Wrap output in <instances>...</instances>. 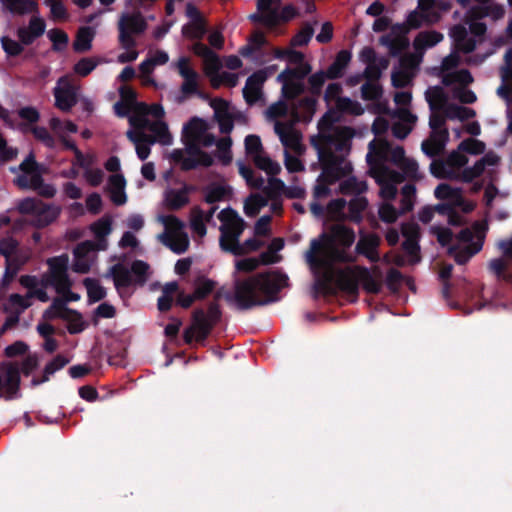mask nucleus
Returning a JSON list of instances; mask_svg holds the SVG:
<instances>
[{
    "label": "nucleus",
    "mask_w": 512,
    "mask_h": 512,
    "mask_svg": "<svg viewBox=\"0 0 512 512\" xmlns=\"http://www.w3.org/2000/svg\"><path fill=\"white\" fill-rule=\"evenodd\" d=\"M98 63L96 58L84 57L74 65L73 70L77 75L86 77L97 67Z\"/></svg>",
    "instance_id": "obj_58"
},
{
    "label": "nucleus",
    "mask_w": 512,
    "mask_h": 512,
    "mask_svg": "<svg viewBox=\"0 0 512 512\" xmlns=\"http://www.w3.org/2000/svg\"><path fill=\"white\" fill-rule=\"evenodd\" d=\"M135 113L137 114H145L153 116L156 120H162L165 115L164 108L161 104H152L147 105L145 103L136 104Z\"/></svg>",
    "instance_id": "obj_61"
},
{
    "label": "nucleus",
    "mask_w": 512,
    "mask_h": 512,
    "mask_svg": "<svg viewBox=\"0 0 512 512\" xmlns=\"http://www.w3.org/2000/svg\"><path fill=\"white\" fill-rule=\"evenodd\" d=\"M287 277L279 273H258L244 280H236L234 293H227L225 299L234 301L239 310H249L277 301V294Z\"/></svg>",
    "instance_id": "obj_1"
},
{
    "label": "nucleus",
    "mask_w": 512,
    "mask_h": 512,
    "mask_svg": "<svg viewBox=\"0 0 512 512\" xmlns=\"http://www.w3.org/2000/svg\"><path fill=\"white\" fill-rule=\"evenodd\" d=\"M194 295L197 300L206 298L215 288L216 283L205 277H199L196 281Z\"/></svg>",
    "instance_id": "obj_60"
},
{
    "label": "nucleus",
    "mask_w": 512,
    "mask_h": 512,
    "mask_svg": "<svg viewBox=\"0 0 512 512\" xmlns=\"http://www.w3.org/2000/svg\"><path fill=\"white\" fill-rule=\"evenodd\" d=\"M335 283L340 291L354 297L358 296L359 279L355 266L339 270L336 274Z\"/></svg>",
    "instance_id": "obj_12"
},
{
    "label": "nucleus",
    "mask_w": 512,
    "mask_h": 512,
    "mask_svg": "<svg viewBox=\"0 0 512 512\" xmlns=\"http://www.w3.org/2000/svg\"><path fill=\"white\" fill-rule=\"evenodd\" d=\"M207 130V123L199 117H192L183 127V138L199 140Z\"/></svg>",
    "instance_id": "obj_28"
},
{
    "label": "nucleus",
    "mask_w": 512,
    "mask_h": 512,
    "mask_svg": "<svg viewBox=\"0 0 512 512\" xmlns=\"http://www.w3.org/2000/svg\"><path fill=\"white\" fill-rule=\"evenodd\" d=\"M57 84L53 90L55 106L68 112L77 104L76 88L65 76L60 77Z\"/></svg>",
    "instance_id": "obj_9"
},
{
    "label": "nucleus",
    "mask_w": 512,
    "mask_h": 512,
    "mask_svg": "<svg viewBox=\"0 0 512 512\" xmlns=\"http://www.w3.org/2000/svg\"><path fill=\"white\" fill-rule=\"evenodd\" d=\"M47 36L52 42V50L55 52H62L66 49L69 37L68 34L59 28H53L48 31Z\"/></svg>",
    "instance_id": "obj_47"
},
{
    "label": "nucleus",
    "mask_w": 512,
    "mask_h": 512,
    "mask_svg": "<svg viewBox=\"0 0 512 512\" xmlns=\"http://www.w3.org/2000/svg\"><path fill=\"white\" fill-rule=\"evenodd\" d=\"M220 297V293L217 292L214 296V301L208 305L207 312L202 308H197L193 311L192 325L186 328L183 333V339L186 344H191L194 340L198 343H203L208 338L222 316L218 304Z\"/></svg>",
    "instance_id": "obj_2"
},
{
    "label": "nucleus",
    "mask_w": 512,
    "mask_h": 512,
    "mask_svg": "<svg viewBox=\"0 0 512 512\" xmlns=\"http://www.w3.org/2000/svg\"><path fill=\"white\" fill-rule=\"evenodd\" d=\"M46 23L41 17L33 16L30 18L27 27L17 29V37L23 45H31L36 39L45 33Z\"/></svg>",
    "instance_id": "obj_14"
},
{
    "label": "nucleus",
    "mask_w": 512,
    "mask_h": 512,
    "mask_svg": "<svg viewBox=\"0 0 512 512\" xmlns=\"http://www.w3.org/2000/svg\"><path fill=\"white\" fill-rule=\"evenodd\" d=\"M3 7L14 15H25L37 9L34 0H0Z\"/></svg>",
    "instance_id": "obj_27"
},
{
    "label": "nucleus",
    "mask_w": 512,
    "mask_h": 512,
    "mask_svg": "<svg viewBox=\"0 0 512 512\" xmlns=\"http://www.w3.org/2000/svg\"><path fill=\"white\" fill-rule=\"evenodd\" d=\"M204 201L208 204H215L223 201L227 196L231 194L229 187L221 184L212 183L204 188Z\"/></svg>",
    "instance_id": "obj_31"
},
{
    "label": "nucleus",
    "mask_w": 512,
    "mask_h": 512,
    "mask_svg": "<svg viewBox=\"0 0 512 512\" xmlns=\"http://www.w3.org/2000/svg\"><path fill=\"white\" fill-rule=\"evenodd\" d=\"M62 320L67 321V330L70 334H79L87 327L86 322L80 312L70 309Z\"/></svg>",
    "instance_id": "obj_41"
},
{
    "label": "nucleus",
    "mask_w": 512,
    "mask_h": 512,
    "mask_svg": "<svg viewBox=\"0 0 512 512\" xmlns=\"http://www.w3.org/2000/svg\"><path fill=\"white\" fill-rule=\"evenodd\" d=\"M325 156L319 157L323 169V176L329 184H333L343 177L349 175L352 171V165L345 162L342 155L334 152H326Z\"/></svg>",
    "instance_id": "obj_7"
},
{
    "label": "nucleus",
    "mask_w": 512,
    "mask_h": 512,
    "mask_svg": "<svg viewBox=\"0 0 512 512\" xmlns=\"http://www.w3.org/2000/svg\"><path fill=\"white\" fill-rule=\"evenodd\" d=\"M352 54L348 50H341L337 53L332 64L327 68L326 73L331 80L339 79L344 75L345 69L351 61Z\"/></svg>",
    "instance_id": "obj_21"
},
{
    "label": "nucleus",
    "mask_w": 512,
    "mask_h": 512,
    "mask_svg": "<svg viewBox=\"0 0 512 512\" xmlns=\"http://www.w3.org/2000/svg\"><path fill=\"white\" fill-rule=\"evenodd\" d=\"M159 221L164 225L165 231L163 233H169L170 235H178L185 233V224L175 215H161Z\"/></svg>",
    "instance_id": "obj_46"
},
{
    "label": "nucleus",
    "mask_w": 512,
    "mask_h": 512,
    "mask_svg": "<svg viewBox=\"0 0 512 512\" xmlns=\"http://www.w3.org/2000/svg\"><path fill=\"white\" fill-rule=\"evenodd\" d=\"M149 265L142 260H135L131 264V275L135 276L134 282L143 285L148 279Z\"/></svg>",
    "instance_id": "obj_57"
},
{
    "label": "nucleus",
    "mask_w": 512,
    "mask_h": 512,
    "mask_svg": "<svg viewBox=\"0 0 512 512\" xmlns=\"http://www.w3.org/2000/svg\"><path fill=\"white\" fill-rule=\"evenodd\" d=\"M1 46L7 57H17L24 51V45L20 41H16L9 36L0 38Z\"/></svg>",
    "instance_id": "obj_55"
},
{
    "label": "nucleus",
    "mask_w": 512,
    "mask_h": 512,
    "mask_svg": "<svg viewBox=\"0 0 512 512\" xmlns=\"http://www.w3.org/2000/svg\"><path fill=\"white\" fill-rule=\"evenodd\" d=\"M71 308L65 305V300L60 297L54 298L51 305L44 311L43 318L47 321L66 318L65 315Z\"/></svg>",
    "instance_id": "obj_36"
},
{
    "label": "nucleus",
    "mask_w": 512,
    "mask_h": 512,
    "mask_svg": "<svg viewBox=\"0 0 512 512\" xmlns=\"http://www.w3.org/2000/svg\"><path fill=\"white\" fill-rule=\"evenodd\" d=\"M20 387V371L14 364L5 366V379L0 376V397L12 399L17 396Z\"/></svg>",
    "instance_id": "obj_11"
},
{
    "label": "nucleus",
    "mask_w": 512,
    "mask_h": 512,
    "mask_svg": "<svg viewBox=\"0 0 512 512\" xmlns=\"http://www.w3.org/2000/svg\"><path fill=\"white\" fill-rule=\"evenodd\" d=\"M354 130L349 126L337 127L328 134H319V144H315L319 157L325 156L326 152H346L351 148V140L354 137Z\"/></svg>",
    "instance_id": "obj_4"
},
{
    "label": "nucleus",
    "mask_w": 512,
    "mask_h": 512,
    "mask_svg": "<svg viewBox=\"0 0 512 512\" xmlns=\"http://www.w3.org/2000/svg\"><path fill=\"white\" fill-rule=\"evenodd\" d=\"M380 237L375 233L361 234L355 251L357 254L365 256L370 262L376 263L380 260L378 247L380 245Z\"/></svg>",
    "instance_id": "obj_15"
},
{
    "label": "nucleus",
    "mask_w": 512,
    "mask_h": 512,
    "mask_svg": "<svg viewBox=\"0 0 512 512\" xmlns=\"http://www.w3.org/2000/svg\"><path fill=\"white\" fill-rule=\"evenodd\" d=\"M195 187L190 184H184L180 189H169L165 192L164 203L168 210L177 211L185 207L190 202L189 194Z\"/></svg>",
    "instance_id": "obj_16"
},
{
    "label": "nucleus",
    "mask_w": 512,
    "mask_h": 512,
    "mask_svg": "<svg viewBox=\"0 0 512 512\" xmlns=\"http://www.w3.org/2000/svg\"><path fill=\"white\" fill-rule=\"evenodd\" d=\"M218 219L222 223L220 229L245 227L244 220L230 207L221 210L218 214Z\"/></svg>",
    "instance_id": "obj_35"
},
{
    "label": "nucleus",
    "mask_w": 512,
    "mask_h": 512,
    "mask_svg": "<svg viewBox=\"0 0 512 512\" xmlns=\"http://www.w3.org/2000/svg\"><path fill=\"white\" fill-rule=\"evenodd\" d=\"M382 95V86L377 82L366 81L361 87V98L365 101H377Z\"/></svg>",
    "instance_id": "obj_53"
},
{
    "label": "nucleus",
    "mask_w": 512,
    "mask_h": 512,
    "mask_svg": "<svg viewBox=\"0 0 512 512\" xmlns=\"http://www.w3.org/2000/svg\"><path fill=\"white\" fill-rule=\"evenodd\" d=\"M380 43L389 49V54L392 57L401 56L402 52L409 47V40L404 35L395 37L389 34L383 35L380 38Z\"/></svg>",
    "instance_id": "obj_26"
},
{
    "label": "nucleus",
    "mask_w": 512,
    "mask_h": 512,
    "mask_svg": "<svg viewBox=\"0 0 512 512\" xmlns=\"http://www.w3.org/2000/svg\"><path fill=\"white\" fill-rule=\"evenodd\" d=\"M275 132L280 137L282 144L286 147H293L298 143V136L285 124L277 122L275 124Z\"/></svg>",
    "instance_id": "obj_52"
},
{
    "label": "nucleus",
    "mask_w": 512,
    "mask_h": 512,
    "mask_svg": "<svg viewBox=\"0 0 512 512\" xmlns=\"http://www.w3.org/2000/svg\"><path fill=\"white\" fill-rule=\"evenodd\" d=\"M368 207V200L362 196H355L348 203V219L355 223L360 224L363 221L362 213Z\"/></svg>",
    "instance_id": "obj_32"
},
{
    "label": "nucleus",
    "mask_w": 512,
    "mask_h": 512,
    "mask_svg": "<svg viewBox=\"0 0 512 512\" xmlns=\"http://www.w3.org/2000/svg\"><path fill=\"white\" fill-rule=\"evenodd\" d=\"M110 275L113 278L115 288L120 294L121 289L127 288L134 283L130 270L121 263H117L110 268Z\"/></svg>",
    "instance_id": "obj_24"
},
{
    "label": "nucleus",
    "mask_w": 512,
    "mask_h": 512,
    "mask_svg": "<svg viewBox=\"0 0 512 512\" xmlns=\"http://www.w3.org/2000/svg\"><path fill=\"white\" fill-rule=\"evenodd\" d=\"M443 40V35L435 30L420 32L414 39L415 49L430 48Z\"/></svg>",
    "instance_id": "obj_34"
},
{
    "label": "nucleus",
    "mask_w": 512,
    "mask_h": 512,
    "mask_svg": "<svg viewBox=\"0 0 512 512\" xmlns=\"http://www.w3.org/2000/svg\"><path fill=\"white\" fill-rule=\"evenodd\" d=\"M434 195L439 200H448L455 202L456 205H464L465 201L458 188H452L449 184L441 183L434 191Z\"/></svg>",
    "instance_id": "obj_29"
},
{
    "label": "nucleus",
    "mask_w": 512,
    "mask_h": 512,
    "mask_svg": "<svg viewBox=\"0 0 512 512\" xmlns=\"http://www.w3.org/2000/svg\"><path fill=\"white\" fill-rule=\"evenodd\" d=\"M268 78L267 69H260L251 74L243 88V97L250 106L257 103L262 97V86Z\"/></svg>",
    "instance_id": "obj_10"
},
{
    "label": "nucleus",
    "mask_w": 512,
    "mask_h": 512,
    "mask_svg": "<svg viewBox=\"0 0 512 512\" xmlns=\"http://www.w3.org/2000/svg\"><path fill=\"white\" fill-rule=\"evenodd\" d=\"M328 78L326 71H318L308 77V90L311 95L319 97L322 94V88Z\"/></svg>",
    "instance_id": "obj_51"
},
{
    "label": "nucleus",
    "mask_w": 512,
    "mask_h": 512,
    "mask_svg": "<svg viewBox=\"0 0 512 512\" xmlns=\"http://www.w3.org/2000/svg\"><path fill=\"white\" fill-rule=\"evenodd\" d=\"M365 181H358L355 177H349L340 184V192L344 195L359 196L367 190Z\"/></svg>",
    "instance_id": "obj_42"
},
{
    "label": "nucleus",
    "mask_w": 512,
    "mask_h": 512,
    "mask_svg": "<svg viewBox=\"0 0 512 512\" xmlns=\"http://www.w3.org/2000/svg\"><path fill=\"white\" fill-rule=\"evenodd\" d=\"M445 117L450 120L458 119L465 121L475 117L476 112L472 108L460 106L457 104H448L444 109Z\"/></svg>",
    "instance_id": "obj_37"
},
{
    "label": "nucleus",
    "mask_w": 512,
    "mask_h": 512,
    "mask_svg": "<svg viewBox=\"0 0 512 512\" xmlns=\"http://www.w3.org/2000/svg\"><path fill=\"white\" fill-rule=\"evenodd\" d=\"M249 19L254 23H260L268 29H274L277 27L276 13L275 12H260L254 13L249 16Z\"/></svg>",
    "instance_id": "obj_64"
},
{
    "label": "nucleus",
    "mask_w": 512,
    "mask_h": 512,
    "mask_svg": "<svg viewBox=\"0 0 512 512\" xmlns=\"http://www.w3.org/2000/svg\"><path fill=\"white\" fill-rule=\"evenodd\" d=\"M355 269L358 273L359 284H362L363 289L370 294H378L382 289V273L378 267L374 268V273L377 275L376 277L371 273V271L365 267L356 265Z\"/></svg>",
    "instance_id": "obj_18"
},
{
    "label": "nucleus",
    "mask_w": 512,
    "mask_h": 512,
    "mask_svg": "<svg viewBox=\"0 0 512 512\" xmlns=\"http://www.w3.org/2000/svg\"><path fill=\"white\" fill-rule=\"evenodd\" d=\"M317 96H306L299 99L293 107V117L296 121H310L316 111Z\"/></svg>",
    "instance_id": "obj_20"
},
{
    "label": "nucleus",
    "mask_w": 512,
    "mask_h": 512,
    "mask_svg": "<svg viewBox=\"0 0 512 512\" xmlns=\"http://www.w3.org/2000/svg\"><path fill=\"white\" fill-rule=\"evenodd\" d=\"M158 239L176 254L184 253L189 247V238L186 233H180L178 235L162 233L158 236Z\"/></svg>",
    "instance_id": "obj_23"
},
{
    "label": "nucleus",
    "mask_w": 512,
    "mask_h": 512,
    "mask_svg": "<svg viewBox=\"0 0 512 512\" xmlns=\"http://www.w3.org/2000/svg\"><path fill=\"white\" fill-rule=\"evenodd\" d=\"M398 168L403 172L404 177H407L412 180H419L422 176L419 174V166L416 160L412 158H405L403 162L398 166Z\"/></svg>",
    "instance_id": "obj_62"
},
{
    "label": "nucleus",
    "mask_w": 512,
    "mask_h": 512,
    "mask_svg": "<svg viewBox=\"0 0 512 512\" xmlns=\"http://www.w3.org/2000/svg\"><path fill=\"white\" fill-rule=\"evenodd\" d=\"M284 182L274 176L268 179V185L264 187V194L270 200H276L281 194L285 192Z\"/></svg>",
    "instance_id": "obj_54"
},
{
    "label": "nucleus",
    "mask_w": 512,
    "mask_h": 512,
    "mask_svg": "<svg viewBox=\"0 0 512 512\" xmlns=\"http://www.w3.org/2000/svg\"><path fill=\"white\" fill-rule=\"evenodd\" d=\"M448 139L447 128H443L441 131H432L429 138L422 142L421 150L426 156L434 158L443 153Z\"/></svg>",
    "instance_id": "obj_13"
},
{
    "label": "nucleus",
    "mask_w": 512,
    "mask_h": 512,
    "mask_svg": "<svg viewBox=\"0 0 512 512\" xmlns=\"http://www.w3.org/2000/svg\"><path fill=\"white\" fill-rule=\"evenodd\" d=\"M314 34V28L309 22H305L302 28L292 37L290 44L293 47L308 45Z\"/></svg>",
    "instance_id": "obj_50"
},
{
    "label": "nucleus",
    "mask_w": 512,
    "mask_h": 512,
    "mask_svg": "<svg viewBox=\"0 0 512 512\" xmlns=\"http://www.w3.org/2000/svg\"><path fill=\"white\" fill-rule=\"evenodd\" d=\"M380 152L385 159H387L397 167L406 158L405 150L402 146L391 147L387 142L383 144Z\"/></svg>",
    "instance_id": "obj_45"
},
{
    "label": "nucleus",
    "mask_w": 512,
    "mask_h": 512,
    "mask_svg": "<svg viewBox=\"0 0 512 512\" xmlns=\"http://www.w3.org/2000/svg\"><path fill=\"white\" fill-rule=\"evenodd\" d=\"M267 204V197L258 193L251 194L244 203V212L248 217H255L259 214L261 208Z\"/></svg>",
    "instance_id": "obj_38"
},
{
    "label": "nucleus",
    "mask_w": 512,
    "mask_h": 512,
    "mask_svg": "<svg viewBox=\"0 0 512 512\" xmlns=\"http://www.w3.org/2000/svg\"><path fill=\"white\" fill-rule=\"evenodd\" d=\"M17 210L23 215H32V224L38 229H43L54 223L61 214V207L52 203H45L40 199L26 197L19 201Z\"/></svg>",
    "instance_id": "obj_3"
},
{
    "label": "nucleus",
    "mask_w": 512,
    "mask_h": 512,
    "mask_svg": "<svg viewBox=\"0 0 512 512\" xmlns=\"http://www.w3.org/2000/svg\"><path fill=\"white\" fill-rule=\"evenodd\" d=\"M484 237L478 236L477 241L468 244L460 249L458 245L448 247V255L453 257L455 262L459 265L466 264L471 257L481 251L483 247Z\"/></svg>",
    "instance_id": "obj_19"
},
{
    "label": "nucleus",
    "mask_w": 512,
    "mask_h": 512,
    "mask_svg": "<svg viewBox=\"0 0 512 512\" xmlns=\"http://www.w3.org/2000/svg\"><path fill=\"white\" fill-rule=\"evenodd\" d=\"M90 303L99 302L106 297V290L96 279L86 278L83 281Z\"/></svg>",
    "instance_id": "obj_44"
},
{
    "label": "nucleus",
    "mask_w": 512,
    "mask_h": 512,
    "mask_svg": "<svg viewBox=\"0 0 512 512\" xmlns=\"http://www.w3.org/2000/svg\"><path fill=\"white\" fill-rule=\"evenodd\" d=\"M253 160L256 167L265 171L268 175L275 176L281 171L280 165L266 155L259 153L254 156Z\"/></svg>",
    "instance_id": "obj_49"
},
{
    "label": "nucleus",
    "mask_w": 512,
    "mask_h": 512,
    "mask_svg": "<svg viewBox=\"0 0 512 512\" xmlns=\"http://www.w3.org/2000/svg\"><path fill=\"white\" fill-rule=\"evenodd\" d=\"M336 107L342 113H348L356 116L361 115L364 112L360 103L348 97L339 98Z\"/></svg>",
    "instance_id": "obj_56"
},
{
    "label": "nucleus",
    "mask_w": 512,
    "mask_h": 512,
    "mask_svg": "<svg viewBox=\"0 0 512 512\" xmlns=\"http://www.w3.org/2000/svg\"><path fill=\"white\" fill-rule=\"evenodd\" d=\"M147 28V23L141 13L123 14L118 22L119 43L124 49L136 46L133 34L140 35Z\"/></svg>",
    "instance_id": "obj_5"
},
{
    "label": "nucleus",
    "mask_w": 512,
    "mask_h": 512,
    "mask_svg": "<svg viewBox=\"0 0 512 512\" xmlns=\"http://www.w3.org/2000/svg\"><path fill=\"white\" fill-rule=\"evenodd\" d=\"M425 20V16L414 10L407 16L405 24H397L393 27L394 30H398L402 34H406L410 29H418L422 26Z\"/></svg>",
    "instance_id": "obj_48"
},
{
    "label": "nucleus",
    "mask_w": 512,
    "mask_h": 512,
    "mask_svg": "<svg viewBox=\"0 0 512 512\" xmlns=\"http://www.w3.org/2000/svg\"><path fill=\"white\" fill-rule=\"evenodd\" d=\"M19 170L22 174L14 179V184L22 189H28L29 185H39L42 181L43 166L35 160L34 154L31 152L20 163Z\"/></svg>",
    "instance_id": "obj_8"
},
{
    "label": "nucleus",
    "mask_w": 512,
    "mask_h": 512,
    "mask_svg": "<svg viewBox=\"0 0 512 512\" xmlns=\"http://www.w3.org/2000/svg\"><path fill=\"white\" fill-rule=\"evenodd\" d=\"M93 247V243L90 241H86L81 243L75 250L76 260L72 265V270L76 273L85 274L90 270V264L85 260L80 258L81 253H85L89 251Z\"/></svg>",
    "instance_id": "obj_40"
},
{
    "label": "nucleus",
    "mask_w": 512,
    "mask_h": 512,
    "mask_svg": "<svg viewBox=\"0 0 512 512\" xmlns=\"http://www.w3.org/2000/svg\"><path fill=\"white\" fill-rule=\"evenodd\" d=\"M68 363H69V359H67L66 357H64L60 354L57 355L56 357L53 358V360H51L49 363L46 364L44 371H43L42 378L41 379L33 378L32 384L34 386H36V385L42 384L44 382H47L51 375H53L56 371L65 367Z\"/></svg>",
    "instance_id": "obj_33"
},
{
    "label": "nucleus",
    "mask_w": 512,
    "mask_h": 512,
    "mask_svg": "<svg viewBox=\"0 0 512 512\" xmlns=\"http://www.w3.org/2000/svg\"><path fill=\"white\" fill-rule=\"evenodd\" d=\"M49 266V274L45 276L44 283L54 286L59 293H63L64 289L71 286L67 270L68 256L66 254L49 258L47 260Z\"/></svg>",
    "instance_id": "obj_6"
},
{
    "label": "nucleus",
    "mask_w": 512,
    "mask_h": 512,
    "mask_svg": "<svg viewBox=\"0 0 512 512\" xmlns=\"http://www.w3.org/2000/svg\"><path fill=\"white\" fill-rule=\"evenodd\" d=\"M95 29L90 26L80 27L76 33L73 42V50L76 53H85L92 48V42L95 37Z\"/></svg>",
    "instance_id": "obj_22"
},
{
    "label": "nucleus",
    "mask_w": 512,
    "mask_h": 512,
    "mask_svg": "<svg viewBox=\"0 0 512 512\" xmlns=\"http://www.w3.org/2000/svg\"><path fill=\"white\" fill-rule=\"evenodd\" d=\"M244 229L245 227L220 229L221 235L219 243L221 249L236 256L243 255V249L240 247L239 239Z\"/></svg>",
    "instance_id": "obj_17"
},
{
    "label": "nucleus",
    "mask_w": 512,
    "mask_h": 512,
    "mask_svg": "<svg viewBox=\"0 0 512 512\" xmlns=\"http://www.w3.org/2000/svg\"><path fill=\"white\" fill-rule=\"evenodd\" d=\"M305 92V85L301 81H292L282 85V95L286 100H294Z\"/></svg>",
    "instance_id": "obj_59"
},
{
    "label": "nucleus",
    "mask_w": 512,
    "mask_h": 512,
    "mask_svg": "<svg viewBox=\"0 0 512 512\" xmlns=\"http://www.w3.org/2000/svg\"><path fill=\"white\" fill-rule=\"evenodd\" d=\"M331 233L335 241L344 249L349 248L355 241V232L352 228L342 224H336L331 228Z\"/></svg>",
    "instance_id": "obj_30"
},
{
    "label": "nucleus",
    "mask_w": 512,
    "mask_h": 512,
    "mask_svg": "<svg viewBox=\"0 0 512 512\" xmlns=\"http://www.w3.org/2000/svg\"><path fill=\"white\" fill-rule=\"evenodd\" d=\"M206 32V21H190L182 27V35L191 40H201Z\"/></svg>",
    "instance_id": "obj_39"
},
{
    "label": "nucleus",
    "mask_w": 512,
    "mask_h": 512,
    "mask_svg": "<svg viewBox=\"0 0 512 512\" xmlns=\"http://www.w3.org/2000/svg\"><path fill=\"white\" fill-rule=\"evenodd\" d=\"M207 221L204 216V211L198 207L195 206L191 209V219H190V226L191 229L198 234L200 237H203L206 235L207 229L206 224Z\"/></svg>",
    "instance_id": "obj_43"
},
{
    "label": "nucleus",
    "mask_w": 512,
    "mask_h": 512,
    "mask_svg": "<svg viewBox=\"0 0 512 512\" xmlns=\"http://www.w3.org/2000/svg\"><path fill=\"white\" fill-rule=\"evenodd\" d=\"M458 149L472 155H479L484 152L485 144L480 140L468 138L459 144Z\"/></svg>",
    "instance_id": "obj_63"
},
{
    "label": "nucleus",
    "mask_w": 512,
    "mask_h": 512,
    "mask_svg": "<svg viewBox=\"0 0 512 512\" xmlns=\"http://www.w3.org/2000/svg\"><path fill=\"white\" fill-rule=\"evenodd\" d=\"M143 125H146L147 130L153 133L151 135L155 138V142L163 145H168L172 141V136L169 132L168 125L163 120H143Z\"/></svg>",
    "instance_id": "obj_25"
}]
</instances>
